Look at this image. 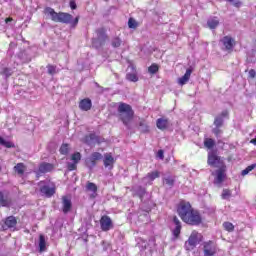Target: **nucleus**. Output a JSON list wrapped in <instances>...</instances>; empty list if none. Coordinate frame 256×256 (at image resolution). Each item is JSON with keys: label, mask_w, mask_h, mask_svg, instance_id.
Masks as SVG:
<instances>
[{"label": "nucleus", "mask_w": 256, "mask_h": 256, "mask_svg": "<svg viewBox=\"0 0 256 256\" xmlns=\"http://www.w3.org/2000/svg\"><path fill=\"white\" fill-rule=\"evenodd\" d=\"M178 215L188 225H201V214L194 210L189 202H181L178 206Z\"/></svg>", "instance_id": "1"}, {"label": "nucleus", "mask_w": 256, "mask_h": 256, "mask_svg": "<svg viewBox=\"0 0 256 256\" xmlns=\"http://www.w3.org/2000/svg\"><path fill=\"white\" fill-rule=\"evenodd\" d=\"M46 15L51 17V20L55 23H65L66 25H71V27H77L79 23V17L73 19V15L65 12H55V9L47 7L45 9Z\"/></svg>", "instance_id": "2"}, {"label": "nucleus", "mask_w": 256, "mask_h": 256, "mask_svg": "<svg viewBox=\"0 0 256 256\" xmlns=\"http://www.w3.org/2000/svg\"><path fill=\"white\" fill-rule=\"evenodd\" d=\"M117 111H118V119L122 121L125 127H129V124L131 123V121H133V115H135V112L133 111V108L131 107V105L121 102L118 105Z\"/></svg>", "instance_id": "3"}, {"label": "nucleus", "mask_w": 256, "mask_h": 256, "mask_svg": "<svg viewBox=\"0 0 256 256\" xmlns=\"http://www.w3.org/2000/svg\"><path fill=\"white\" fill-rule=\"evenodd\" d=\"M106 41L107 34L105 33V29L99 28L96 30L95 35L92 38V47H95V49H100V47H103V45H105Z\"/></svg>", "instance_id": "4"}, {"label": "nucleus", "mask_w": 256, "mask_h": 256, "mask_svg": "<svg viewBox=\"0 0 256 256\" xmlns=\"http://www.w3.org/2000/svg\"><path fill=\"white\" fill-rule=\"evenodd\" d=\"M202 239L203 235H201L197 231H193L190 237L188 238V241L185 242L186 251H193V249L201 243Z\"/></svg>", "instance_id": "5"}, {"label": "nucleus", "mask_w": 256, "mask_h": 256, "mask_svg": "<svg viewBox=\"0 0 256 256\" xmlns=\"http://www.w3.org/2000/svg\"><path fill=\"white\" fill-rule=\"evenodd\" d=\"M40 193L44 197H53L55 195V186L49 182H40Z\"/></svg>", "instance_id": "6"}, {"label": "nucleus", "mask_w": 256, "mask_h": 256, "mask_svg": "<svg viewBox=\"0 0 256 256\" xmlns=\"http://www.w3.org/2000/svg\"><path fill=\"white\" fill-rule=\"evenodd\" d=\"M160 177L161 172H159L158 170H154L147 173L146 176L142 178V183L144 185H153V181H155V179H159Z\"/></svg>", "instance_id": "7"}, {"label": "nucleus", "mask_w": 256, "mask_h": 256, "mask_svg": "<svg viewBox=\"0 0 256 256\" xmlns=\"http://www.w3.org/2000/svg\"><path fill=\"white\" fill-rule=\"evenodd\" d=\"M103 159V155L99 152H93L90 157L86 158V165L89 169H93L97 165V161Z\"/></svg>", "instance_id": "8"}, {"label": "nucleus", "mask_w": 256, "mask_h": 256, "mask_svg": "<svg viewBox=\"0 0 256 256\" xmlns=\"http://www.w3.org/2000/svg\"><path fill=\"white\" fill-rule=\"evenodd\" d=\"M73 209V202L71 201V197L65 195L62 196V213L67 215Z\"/></svg>", "instance_id": "9"}, {"label": "nucleus", "mask_w": 256, "mask_h": 256, "mask_svg": "<svg viewBox=\"0 0 256 256\" xmlns=\"http://www.w3.org/2000/svg\"><path fill=\"white\" fill-rule=\"evenodd\" d=\"M212 175H215L214 184L215 185H221L223 181H225V177H227V174H225V168H219L216 170Z\"/></svg>", "instance_id": "10"}, {"label": "nucleus", "mask_w": 256, "mask_h": 256, "mask_svg": "<svg viewBox=\"0 0 256 256\" xmlns=\"http://www.w3.org/2000/svg\"><path fill=\"white\" fill-rule=\"evenodd\" d=\"M217 253V246L213 241L206 242L204 244V256H215Z\"/></svg>", "instance_id": "11"}, {"label": "nucleus", "mask_w": 256, "mask_h": 256, "mask_svg": "<svg viewBox=\"0 0 256 256\" xmlns=\"http://www.w3.org/2000/svg\"><path fill=\"white\" fill-rule=\"evenodd\" d=\"M100 227L102 231H110V229H113V221H111L109 216H102L100 219Z\"/></svg>", "instance_id": "12"}, {"label": "nucleus", "mask_w": 256, "mask_h": 256, "mask_svg": "<svg viewBox=\"0 0 256 256\" xmlns=\"http://www.w3.org/2000/svg\"><path fill=\"white\" fill-rule=\"evenodd\" d=\"M221 43L223 44L225 51H233V47H235V39L231 36L223 37Z\"/></svg>", "instance_id": "13"}, {"label": "nucleus", "mask_w": 256, "mask_h": 256, "mask_svg": "<svg viewBox=\"0 0 256 256\" xmlns=\"http://www.w3.org/2000/svg\"><path fill=\"white\" fill-rule=\"evenodd\" d=\"M17 65L18 64H14L13 67H5L0 64V75H3L6 79H8V77H11V75H13L16 71Z\"/></svg>", "instance_id": "14"}, {"label": "nucleus", "mask_w": 256, "mask_h": 256, "mask_svg": "<svg viewBox=\"0 0 256 256\" xmlns=\"http://www.w3.org/2000/svg\"><path fill=\"white\" fill-rule=\"evenodd\" d=\"M150 245H155V240H149V242L145 241L144 239H140L138 242V246L141 248L140 251H148L151 253L153 251V248L150 247Z\"/></svg>", "instance_id": "15"}, {"label": "nucleus", "mask_w": 256, "mask_h": 256, "mask_svg": "<svg viewBox=\"0 0 256 256\" xmlns=\"http://www.w3.org/2000/svg\"><path fill=\"white\" fill-rule=\"evenodd\" d=\"M91 107H93V102L89 98H84L79 103V109L81 111H91Z\"/></svg>", "instance_id": "16"}, {"label": "nucleus", "mask_w": 256, "mask_h": 256, "mask_svg": "<svg viewBox=\"0 0 256 256\" xmlns=\"http://www.w3.org/2000/svg\"><path fill=\"white\" fill-rule=\"evenodd\" d=\"M83 143H85L86 145H95V143L99 142V138L97 137V135L91 133L89 135H86L83 139H82Z\"/></svg>", "instance_id": "17"}, {"label": "nucleus", "mask_w": 256, "mask_h": 256, "mask_svg": "<svg viewBox=\"0 0 256 256\" xmlns=\"http://www.w3.org/2000/svg\"><path fill=\"white\" fill-rule=\"evenodd\" d=\"M191 73H193V68H188L185 74L178 79L179 85H185L191 79Z\"/></svg>", "instance_id": "18"}, {"label": "nucleus", "mask_w": 256, "mask_h": 256, "mask_svg": "<svg viewBox=\"0 0 256 256\" xmlns=\"http://www.w3.org/2000/svg\"><path fill=\"white\" fill-rule=\"evenodd\" d=\"M104 167L106 169H113V165L115 164V158L111 154L104 155Z\"/></svg>", "instance_id": "19"}, {"label": "nucleus", "mask_w": 256, "mask_h": 256, "mask_svg": "<svg viewBox=\"0 0 256 256\" xmlns=\"http://www.w3.org/2000/svg\"><path fill=\"white\" fill-rule=\"evenodd\" d=\"M219 163V156H217L214 152L208 153V165L211 167H215Z\"/></svg>", "instance_id": "20"}, {"label": "nucleus", "mask_w": 256, "mask_h": 256, "mask_svg": "<svg viewBox=\"0 0 256 256\" xmlns=\"http://www.w3.org/2000/svg\"><path fill=\"white\" fill-rule=\"evenodd\" d=\"M86 189L91 192L90 194L91 199H95V197H97V185L95 183L88 182L86 184Z\"/></svg>", "instance_id": "21"}, {"label": "nucleus", "mask_w": 256, "mask_h": 256, "mask_svg": "<svg viewBox=\"0 0 256 256\" xmlns=\"http://www.w3.org/2000/svg\"><path fill=\"white\" fill-rule=\"evenodd\" d=\"M17 225V219L13 216H9L6 221L3 229H13Z\"/></svg>", "instance_id": "22"}, {"label": "nucleus", "mask_w": 256, "mask_h": 256, "mask_svg": "<svg viewBox=\"0 0 256 256\" xmlns=\"http://www.w3.org/2000/svg\"><path fill=\"white\" fill-rule=\"evenodd\" d=\"M52 169H53V164L43 162L39 165L38 171L39 173H50Z\"/></svg>", "instance_id": "23"}, {"label": "nucleus", "mask_w": 256, "mask_h": 256, "mask_svg": "<svg viewBox=\"0 0 256 256\" xmlns=\"http://www.w3.org/2000/svg\"><path fill=\"white\" fill-rule=\"evenodd\" d=\"M11 205V199L9 196L4 195L3 192H0V207H9Z\"/></svg>", "instance_id": "24"}, {"label": "nucleus", "mask_w": 256, "mask_h": 256, "mask_svg": "<svg viewBox=\"0 0 256 256\" xmlns=\"http://www.w3.org/2000/svg\"><path fill=\"white\" fill-rule=\"evenodd\" d=\"M156 127H158L161 131H164L167 127H169V121L164 118H159L156 121Z\"/></svg>", "instance_id": "25"}, {"label": "nucleus", "mask_w": 256, "mask_h": 256, "mask_svg": "<svg viewBox=\"0 0 256 256\" xmlns=\"http://www.w3.org/2000/svg\"><path fill=\"white\" fill-rule=\"evenodd\" d=\"M207 25L209 29H217V27L219 26V18L218 17L209 18L207 21Z\"/></svg>", "instance_id": "26"}, {"label": "nucleus", "mask_w": 256, "mask_h": 256, "mask_svg": "<svg viewBox=\"0 0 256 256\" xmlns=\"http://www.w3.org/2000/svg\"><path fill=\"white\" fill-rule=\"evenodd\" d=\"M132 189H133L134 193H136V195L140 199H143V197L145 196V193H146L145 188H143L141 186H134Z\"/></svg>", "instance_id": "27"}, {"label": "nucleus", "mask_w": 256, "mask_h": 256, "mask_svg": "<svg viewBox=\"0 0 256 256\" xmlns=\"http://www.w3.org/2000/svg\"><path fill=\"white\" fill-rule=\"evenodd\" d=\"M0 145H2L3 147H6V149H13V147H15V144H13V142L6 141L1 136H0Z\"/></svg>", "instance_id": "28"}, {"label": "nucleus", "mask_w": 256, "mask_h": 256, "mask_svg": "<svg viewBox=\"0 0 256 256\" xmlns=\"http://www.w3.org/2000/svg\"><path fill=\"white\" fill-rule=\"evenodd\" d=\"M14 171L18 175H23L25 173V164L23 163H18L16 166H14Z\"/></svg>", "instance_id": "29"}, {"label": "nucleus", "mask_w": 256, "mask_h": 256, "mask_svg": "<svg viewBox=\"0 0 256 256\" xmlns=\"http://www.w3.org/2000/svg\"><path fill=\"white\" fill-rule=\"evenodd\" d=\"M163 183L168 185V187H173L175 185V178L173 176H166L163 178Z\"/></svg>", "instance_id": "30"}, {"label": "nucleus", "mask_w": 256, "mask_h": 256, "mask_svg": "<svg viewBox=\"0 0 256 256\" xmlns=\"http://www.w3.org/2000/svg\"><path fill=\"white\" fill-rule=\"evenodd\" d=\"M204 147H206L207 149H213V147H215V140L211 138H206L204 140Z\"/></svg>", "instance_id": "31"}, {"label": "nucleus", "mask_w": 256, "mask_h": 256, "mask_svg": "<svg viewBox=\"0 0 256 256\" xmlns=\"http://www.w3.org/2000/svg\"><path fill=\"white\" fill-rule=\"evenodd\" d=\"M126 79L128 81H131L132 83H137L139 81V77H137V73L126 74Z\"/></svg>", "instance_id": "32"}, {"label": "nucleus", "mask_w": 256, "mask_h": 256, "mask_svg": "<svg viewBox=\"0 0 256 256\" xmlns=\"http://www.w3.org/2000/svg\"><path fill=\"white\" fill-rule=\"evenodd\" d=\"M255 168H256V163L255 164H251L248 167H246L241 172L242 177H245V175H249V173H251V171H253V169H255Z\"/></svg>", "instance_id": "33"}, {"label": "nucleus", "mask_w": 256, "mask_h": 256, "mask_svg": "<svg viewBox=\"0 0 256 256\" xmlns=\"http://www.w3.org/2000/svg\"><path fill=\"white\" fill-rule=\"evenodd\" d=\"M45 247H46L45 236L40 235V237H39V249H40L41 253H43V251H45Z\"/></svg>", "instance_id": "34"}, {"label": "nucleus", "mask_w": 256, "mask_h": 256, "mask_svg": "<svg viewBox=\"0 0 256 256\" xmlns=\"http://www.w3.org/2000/svg\"><path fill=\"white\" fill-rule=\"evenodd\" d=\"M231 195H232L231 190H229V189H224V190L222 191L221 197H222V199H224L225 201H229V199H231Z\"/></svg>", "instance_id": "35"}, {"label": "nucleus", "mask_w": 256, "mask_h": 256, "mask_svg": "<svg viewBox=\"0 0 256 256\" xmlns=\"http://www.w3.org/2000/svg\"><path fill=\"white\" fill-rule=\"evenodd\" d=\"M139 127H140V131H142V133H148L149 126L147 125V123H145V121H140Z\"/></svg>", "instance_id": "36"}, {"label": "nucleus", "mask_w": 256, "mask_h": 256, "mask_svg": "<svg viewBox=\"0 0 256 256\" xmlns=\"http://www.w3.org/2000/svg\"><path fill=\"white\" fill-rule=\"evenodd\" d=\"M223 227H224L225 231H229L230 233H231V231H233L235 229V226L231 222H224Z\"/></svg>", "instance_id": "37"}, {"label": "nucleus", "mask_w": 256, "mask_h": 256, "mask_svg": "<svg viewBox=\"0 0 256 256\" xmlns=\"http://www.w3.org/2000/svg\"><path fill=\"white\" fill-rule=\"evenodd\" d=\"M215 127H223V117L217 116L214 120Z\"/></svg>", "instance_id": "38"}, {"label": "nucleus", "mask_w": 256, "mask_h": 256, "mask_svg": "<svg viewBox=\"0 0 256 256\" xmlns=\"http://www.w3.org/2000/svg\"><path fill=\"white\" fill-rule=\"evenodd\" d=\"M128 27L130 29H137V21L133 18H129L128 20Z\"/></svg>", "instance_id": "39"}, {"label": "nucleus", "mask_w": 256, "mask_h": 256, "mask_svg": "<svg viewBox=\"0 0 256 256\" xmlns=\"http://www.w3.org/2000/svg\"><path fill=\"white\" fill-rule=\"evenodd\" d=\"M60 153L61 155H67V153H69V145L62 144V146L60 147Z\"/></svg>", "instance_id": "40"}, {"label": "nucleus", "mask_w": 256, "mask_h": 256, "mask_svg": "<svg viewBox=\"0 0 256 256\" xmlns=\"http://www.w3.org/2000/svg\"><path fill=\"white\" fill-rule=\"evenodd\" d=\"M47 69H48L49 75H56V73H57V66L48 65Z\"/></svg>", "instance_id": "41"}, {"label": "nucleus", "mask_w": 256, "mask_h": 256, "mask_svg": "<svg viewBox=\"0 0 256 256\" xmlns=\"http://www.w3.org/2000/svg\"><path fill=\"white\" fill-rule=\"evenodd\" d=\"M72 161L73 163H79V161H81V153L76 152L72 155Z\"/></svg>", "instance_id": "42"}, {"label": "nucleus", "mask_w": 256, "mask_h": 256, "mask_svg": "<svg viewBox=\"0 0 256 256\" xmlns=\"http://www.w3.org/2000/svg\"><path fill=\"white\" fill-rule=\"evenodd\" d=\"M149 73L155 74L157 73V71H159V66H157V64H152L149 68H148Z\"/></svg>", "instance_id": "43"}, {"label": "nucleus", "mask_w": 256, "mask_h": 256, "mask_svg": "<svg viewBox=\"0 0 256 256\" xmlns=\"http://www.w3.org/2000/svg\"><path fill=\"white\" fill-rule=\"evenodd\" d=\"M212 133H214L216 137H221L223 131H221V127L215 126V128L212 130Z\"/></svg>", "instance_id": "44"}, {"label": "nucleus", "mask_w": 256, "mask_h": 256, "mask_svg": "<svg viewBox=\"0 0 256 256\" xmlns=\"http://www.w3.org/2000/svg\"><path fill=\"white\" fill-rule=\"evenodd\" d=\"M227 1H229V3H232V5L237 9H239V7L243 5V3L240 2V0H227Z\"/></svg>", "instance_id": "45"}, {"label": "nucleus", "mask_w": 256, "mask_h": 256, "mask_svg": "<svg viewBox=\"0 0 256 256\" xmlns=\"http://www.w3.org/2000/svg\"><path fill=\"white\" fill-rule=\"evenodd\" d=\"M112 47H121V39L119 37L112 40Z\"/></svg>", "instance_id": "46"}, {"label": "nucleus", "mask_w": 256, "mask_h": 256, "mask_svg": "<svg viewBox=\"0 0 256 256\" xmlns=\"http://www.w3.org/2000/svg\"><path fill=\"white\" fill-rule=\"evenodd\" d=\"M181 234V226H176L175 229L173 230V235L174 237H179Z\"/></svg>", "instance_id": "47"}, {"label": "nucleus", "mask_w": 256, "mask_h": 256, "mask_svg": "<svg viewBox=\"0 0 256 256\" xmlns=\"http://www.w3.org/2000/svg\"><path fill=\"white\" fill-rule=\"evenodd\" d=\"M19 59L23 62V63H29V61H31V56H18Z\"/></svg>", "instance_id": "48"}, {"label": "nucleus", "mask_w": 256, "mask_h": 256, "mask_svg": "<svg viewBox=\"0 0 256 256\" xmlns=\"http://www.w3.org/2000/svg\"><path fill=\"white\" fill-rule=\"evenodd\" d=\"M75 169H77V163H75V162L68 163V170L69 171H75Z\"/></svg>", "instance_id": "49"}, {"label": "nucleus", "mask_w": 256, "mask_h": 256, "mask_svg": "<svg viewBox=\"0 0 256 256\" xmlns=\"http://www.w3.org/2000/svg\"><path fill=\"white\" fill-rule=\"evenodd\" d=\"M173 222L176 227H181V221H179V218H177V216L173 218Z\"/></svg>", "instance_id": "50"}, {"label": "nucleus", "mask_w": 256, "mask_h": 256, "mask_svg": "<svg viewBox=\"0 0 256 256\" xmlns=\"http://www.w3.org/2000/svg\"><path fill=\"white\" fill-rule=\"evenodd\" d=\"M157 157H158V159H164L165 158L163 150H158Z\"/></svg>", "instance_id": "51"}, {"label": "nucleus", "mask_w": 256, "mask_h": 256, "mask_svg": "<svg viewBox=\"0 0 256 256\" xmlns=\"http://www.w3.org/2000/svg\"><path fill=\"white\" fill-rule=\"evenodd\" d=\"M70 9H72V10L77 9V3H75V1H73V0L70 1Z\"/></svg>", "instance_id": "52"}, {"label": "nucleus", "mask_w": 256, "mask_h": 256, "mask_svg": "<svg viewBox=\"0 0 256 256\" xmlns=\"http://www.w3.org/2000/svg\"><path fill=\"white\" fill-rule=\"evenodd\" d=\"M248 75H249V77H250L251 79H255V75H256L255 70L251 69V70L249 71Z\"/></svg>", "instance_id": "53"}, {"label": "nucleus", "mask_w": 256, "mask_h": 256, "mask_svg": "<svg viewBox=\"0 0 256 256\" xmlns=\"http://www.w3.org/2000/svg\"><path fill=\"white\" fill-rule=\"evenodd\" d=\"M219 117H222V119L225 117H229V112L227 110H224L222 111L221 115H219Z\"/></svg>", "instance_id": "54"}, {"label": "nucleus", "mask_w": 256, "mask_h": 256, "mask_svg": "<svg viewBox=\"0 0 256 256\" xmlns=\"http://www.w3.org/2000/svg\"><path fill=\"white\" fill-rule=\"evenodd\" d=\"M11 21H13V18H6L5 20L6 23H11Z\"/></svg>", "instance_id": "55"}, {"label": "nucleus", "mask_w": 256, "mask_h": 256, "mask_svg": "<svg viewBox=\"0 0 256 256\" xmlns=\"http://www.w3.org/2000/svg\"><path fill=\"white\" fill-rule=\"evenodd\" d=\"M0 171H1V166H0Z\"/></svg>", "instance_id": "56"}]
</instances>
